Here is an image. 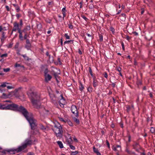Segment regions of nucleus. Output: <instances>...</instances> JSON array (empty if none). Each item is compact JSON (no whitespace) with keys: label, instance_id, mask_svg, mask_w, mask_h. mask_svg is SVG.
<instances>
[{"label":"nucleus","instance_id":"obj_59","mask_svg":"<svg viewBox=\"0 0 155 155\" xmlns=\"http://www.w3.org/2000/svg\"><path fill=\"white\" fill-rule=\"evenodd\" d=\"M26 43L28 44H30V42H29V40H28V39H27V40H26Z\"/></svg>","mask_w":155,"mask_h":155},{"label":"nucleus","instance_id":"obj_60","mask_svg":"<svg viewBox=\"0 0 155 155\" xmlns=\"http://www.w3.org/2000/svg\"><path fill=\"white\" fill-rule=\"evenodd\" d=\"M130 39V37L128 36H126V39L127 40H129Z\"/></svg>","mask_w":155,"mask_h":155},{"label":"nucleus","instance_id":"obj_32","mask_svg":"<svg viewBox=\"0 0 155 155\" xmlns=\"http://www.w3.org/2000/svg\"><path fill=\"white\" fill-rule=\"evenodd\" d=\"M117 149H118L117 151H120L121 150V147L120 145H117L116 147Z\"/></svg>","mask_w":155,"mask_h":155},{"label":"nucleus","instance_id":"obj_15","mask_svg":"<svg viewBox=\"0 0 155 155\" xmlns=\"http://www.w3.org/2000/svg\"><path fill=\"white\" fill-rule=\"evenodd\" d=\"M62 14L63 15V18H64L66 16V9L65 8H63L62 9Z\"/></svg>","mask_w":155,"mask_h":155},{"label":"nucleus","instance_id":"obj_11","mask_svg":"<svg viewBox=\"0 0 155 155\" xmlns=\"http://www.w3.org/2000/svg\"><path fill=\"white\" fill-rule=\"evenodd\" d=\"M45 81L46 82L50 81L52 78V77L49 74L45 75Z\"/></svg>","mask_w":155,"mask_h":155},{"label":"nucleus","instance_id":"obj_36","mask_svg":"<svg viewBox=\"0 0 155 155\" xmlns=\"http://www.w3.org/2000/svg\"><path fill=\"white\" fill-rule=\"evenodd\" d=\"M69 146L70 148L72 150H74L75 149V147L72 145H70Z\"/></svg>","mask_w":155,"mask_h":155},{"label":"nucleus","instance_id":"obj_43","mask_svg":"<svg viewBox=\"0 0 155 155\" xmlns=\"http://www.w3.org/2000/svg\"><path fill=\"white\" fill-rule=\"evenodd\" d=\"M113 150L114 151H117L118 149H117V147L115 146H113L112 148Z\"/></svg>","mask_w":155,"mask_h":155},{"label":"nucleus","instance_id":"obj_58","mask_svg":"<svg viewBox=\"0 0 155 155\" xmlns=\"http://www.w3.org/2000/svg\"><path fill=\"white\" fill-rule=\"evenodd\" d=\"M7 88L8 89H10L12 88V87L11 86H8Z\"/></svg>","mask_w":155,"mask_h":155},{"label":"nucleus","instance_id":"obj_62","mask_svg":"<svg viewBox=\"0 0 155 155\" xmlns=\"http://www.w3.org/2000/svg\"><path fill=\"white\" fill-rule=\"evenodd\" d=\"M150 97L151 98H152L153 97V95L152 94V93H150Z\"/></svg>","mask_w":155,"mask_h":155},{"label":"nucleus","instance_id":"obj_57","mask_svg":"<svg viewBox=\"0 0 155 155\" xmlns=\"http://www.w3.org/2000/svg\"><path fill=\"white\" fill-rule=\"evenodd\" d=\"M58 62L59 63V64H61V61H60V59L59 58H58Z\"/></svg>","mask_w":155,"mask_h":155},{"label":"nucleus","instance_id":"obj_54","mask_svg":"<svg viewBox=\"0 0 155 155\" xmlns=\"http://www.w3.org/2000/svg\"><path fill=\"white\" fill-rule=\"evenodd\" d=\"M27 79L26 78H23V79L22 81H23L26 82V81H27Z\"/></svg>","mask_w":155,"mask_h":155},{"label":"nucleus","instance_id":"obj_56","mask_svg":"<svg viewBox=\"0 0 155 155\" xmlns=\"http://www.w3.org/2000/svg\"><path fill=\"white\" fill-rule=\"evenodd\" d=\"M78 52L80 54H82V52L80 50V49H79Z\"/></svg>","mask_w":155,"mask_h":155},{"label":"nucleus","instance_id":"obj_38","mask_svg":"<svg viewBox=\"0 0 155 155\" xmlns=\"http://www.w3.org/2000/svg\"><path fill=\"white\" fill-rule=\"evenodd\" d=\"M83 1H81L79 3V5H80V8H82V4H83Z\"/></svg>","mask_w":155,"mask_h":155},{"label":"nucleus","instance_id":"obj_2","mask_svg":"<svg viewBox=\"0 0 155 155\" xmlns=\"http://www.w3.org/2000/svg\"><path fill=\"white\" fill-rule=\"evenodd\" d=\"M28 94L34 107L37 108H40L39 112L40 113H44L47 111L44 107H41L40 108L41 105L39 103L40 100L39 95L36 93L34 92L28 93Z\"/></svg>","mask_w":155,"mask_h":155},{"label":"nucleus","instance_id":"obj_20","mask_svg":"<svg viewBox=\"0 0 155 155\" xmlns=\"http://www.w3.org/2000/svg\"><path fill=\"white\" fill-rule=\"evenodd\" d=\"M48 70L47 68H45V69L44 71V75H45L46 74H48Z\"/></svg>","mask_w":155,"mask_h":155},{"label":"nucleus","instance_id":"obj_48","mask_svg":"<svg viewBox=\"0 0 155 155\" xmlns=\"http://www.w3.org/2000/svg\"><path fill=\"white\" fill-rule=\"evenodd\" d=\"M81 17L86 21H87V18L84 15H82Z\"/></svg>","mask_w":155,"mask_h":155},{"label":"nucleus","instance_id":"obj_1","mask_svg":"<svg viewBox=\"0 0 155 155\" xmlns=\"http://www.w3.org/2000/svg\"><path fill=\"white\" fill-rule=\"evenodd\" d=\"M8 110L21 112L29 123L31 129L33 130L35 129L37 125L36 120L31 115L29 114L27 110L23 107L21 106L19 107L17 104L12 103L8 104Z\"/></svg>","mask_w":155,"mask_h":155},{"label":"nucleus","instance_id":"obj_23","mask_svg":"<svg viewBox=\"0 0 155 155\" xmlns=\"http://www.w3.org/2000/svg\"><path fill=\"white\" fill-rule=\"evenodd\" d=\"M73 40L66 41L65 42H64V45H65L67 43L69 44L70 42H71L72 43H73Z\"/></svg>","mask_w":155,"mask_h":155},{"label":"nucleus","instance_id":"obj_51","mask_svg":"<svg viewBox=\"0 0 155 155\" xmlns=\"http://www.w3.org/2000/svg\"><path fill=\"white\" fill-rule=\"evenodd\" d=\"M106 142L108 146V147L109 148L110 147V144H109V143L108 141L107 140H106Z\"/></svg>","mask_w":155,"mask_h":155},{"label":"nucleus","instance_id":"obj_16","mask_svg":"<svg viewBox=\"0 0 155 155\" xmlns=\"http://www.w3.org/2000/svg\"><path fill=\"white\" fill-rule=\"evenodd\" d=\"M57 143L61 148H62L63 147V144L61 141H58Z\"/></svg>","mask_w":155,"mask_h":155},{"label":"nucleus","instance_id":"obj_44","mask_svg":"<svg viewBox=\"0 0 155 155\" xmlns=\"http://www.w3.org/2000/svg\"><path fill=\"white\" fill-rule=\"evenodd\" d=\"M121 45L122 46V49L123 50H124L125 48H124V43L123 42H122L121 43Z\"/></svg>","mask_w":155,"mask_h":155},{"label":"nucleus","instance_id":"obj_5","mask_svg":"<svg viewBox=\"0 0 155 155\" xmlns=\"http://www.w3.org/2000/svg\"><path fill=\"white\" fill-rule=\"evenodd\" d=\"M50 72L54 75L55 77H57L58 74H60L59 70L53 67H51Z\"/></svg>","mask_w":155,"mask_h":155},{"label":"nucleus","instance_id":"obj_26","mask_svg":"<svg viewBox=\"0 0 155 155\" xmlns=\"http://www.w3.org/2000/svg\"><path fill=\"white\" fill-rule=\"evenodd\" d=\"M67 123L69 125L71 126H73V124L72 123L71 121L69 120H68Z\"/></svg>","mask_w":155,"mask_h":155},{"label":"nucleus","instance_id":"obj_13","mask_svg":"<svg viewBox=\"0 0 155 155\" xmlns=\"http://www.w3.org/2000/svg\"><path fill=\"white\" fill-rule=\"evenodd\" d=\"M98 81L94 79V81H93V86L94 87H96L97 86Z\"/></svg>","mask_w":155,"mask_h":155},{"label":"nucleus","instance_id":"obj_14","mask_svg":"<svg viewBox=\"0 0 155 155\" xmlns=\"http://www.w3.org/2000/svg\"><path fill=\"white\" fill-rule=\"evenodd\" d=\"M18 32L19 34V38L21 40H23V37L22 35V31L21 30H19V31H18Z\"/></svg>","mask_w":155,"mask_h":155},{"label":"nucleus","instance_id":"obj_30","mask_svg":"<svg viewBox=\"0 0 155 155\" xmlns=\"http://www.w3.org/2000/svg\"><path fill=\"white\" fill-rule=\"evenodd\" d=\"M21 56L26 60H28V57L27 56L26 54H22Z\"/></svg>","mask_w":155,"mask_h":155},{"label":"nucleus","instance_id":"obj_8","mask_svg":"<svg viewBox=\"0 0 155 155\" xmlns=\"http://www.w3.org/2000/svg\"><path fill=\"white\" fill-rule=\"evenodd\" d=\"M49 95L51 102L54 104H56L57 103V99L55 96L54 94L52 93L49 92Z\"/></svg>","mask_w":155,"mask_h":155},{"label":"nucleus","instance_id":"obj_19","mask_svg":"<svg viewBox=\"0 0 155 155\" xmlns=\"http://www.w3.org/2000/svg\"><path fill=\"white\" fill-rule=\"evenodd\" d=\"M31 28L30 26H27L24 29L23 31L25 32V31H28L30 30Z\"/></svg>","mask_w":155,"mask_h":155},{"label":"nucleus","instance_id":"obj_27","mask_svg":"<svg viewBox=\"0 0 155 155\" xmlns=\"http://www.w3.org/2000/svg\"><path fill=\"white\" fill-rule=\"evenodd\" d=\"M126 108L127 109V112H129L130 109V106L129 105H127L126 106Z\"/></svg>","mask_w":155,"mask_h":155},{"label":"nucleus","instance_id":"obj_50","mask_svg":"<svg viewBox=\"0 0 155 155\" xmlns=\"http://www.w3.org/2000/svg\"><path fill=\"white\" fill-rule=\"evenodd\" d=\"M13 44L10 43L9 45L8 46V48H11L12 47Z\"/></svg>","mask_w":155,"mask_h":155},{"label":"nucleus","instance_id":"obj_10","mask_svg":"<svg viewBox=\"0 0 155 155\" xmlns=\"http://www.w3.org/2000/svg\"><path fill=\"white\" fill-rule=\"evenodd\" d=\"M61 98L59 101V104L61 107H64V105L65 104V101L63 98L62 95H61Z\"/></svg>","mask_w":155,"mask_h":155},{"label":"nucleus","instance_id":"obj_29","mask_svg":"<svg viewBox=\"0 0 155 155\" xmlns=\"http://www.w3.org/2000/svg\"><path fill=\"white\" fill-rule=\"evenodd\" d=\"M8 84V83H7L6 82L4 83L3 84H2L0 85V87H5L6 86V84Z\"/></svg>","mask_w":155,"mask_h":155},{"label":"nucleus","instance_id":"obj_53","mask_svg":"<svg viewBox=\"0 0 155 155\" xmlns=\"http://www.w3.org/2000/svg\"><path fill=\"white\" fill-rule=\"evenodd\" d=\"M5 8L6 9L7 11H9V7L8 6H5Z\"/></svg>","mask_w":155,"mask_h":155},{"label":"nucleus","instance_id":"obj_64","mask_svg":"<svg viewBox=\"0 0 155 155\" xmlns=\"http://www.w3.org/2000/svg\"><path fill=\"white\" fill-rule=\"evenodd\" d=\"M121 12V10H119L118 11L117 14H119Z\"/></svg>","mask_w":155,"mask_h":155},{"label":"nucleus","instance_id":"obj_63","mask_svg":"<svg viewBox=\"0 0 155 155\" xmlns=\"http://www.w3.org/2000/svg\"><path fill=\"white\" fill-rule=\"evenodd\" d=\"M46 55L48 56H49L50 55L49 54V53L48 51H47L46 52Z\"/></svg>","mask_w":155,"mask_h":155},{"label":"nucleus","instance_id":"obj_52","mask_svg":"<svg viewBox=\"0 0 155 155\" xmlns=\"http://www.w3.org/2000/svg\"><path fill=\"white\" fill-rule=\"evenodd\" d=\"M16 9L17 12H18L20 11V8L18 7H16Z\"/></svg>","mask_w":155,"mask_h":155},{"label":"nucleus","instance_id":"obj_31","mask_svg":"<svg viewBox=\"0 0 155 155\" xmlns=\"http://www.w3.org/2000/svg\"><path fill=\"white\" fill-rule=\"evenodd\" d=\"M99 40L101 41L102 42L103 41V37L102 35H99Z\"/></svg>","mask_w":155,"mask_h":155},{"label":"nucleus","instance_id":"obj_28","mask_svg":"<svg viewBox=\"0 0 155 155\" xmlns=\"http://www.w3.org/2000/svg\"><path fill=\"white\" fill-rule=\"evenodd\" d=\"M10 69L9 68H4L3 69V71L5 72H8L10 71Z\"/></svg>","mask_w":155,"mask_h":155},{"label":"nucleus","instance_id":"obj_33","mask_svg":"<svg viewBox=\"0 0 155 155\" xmlns=\"http://www.w3.org/2000/svg\"><path fill=\"white\" fill-rule=\"evenodd\" d=\"M8 56V54L7 53H5L4 54H2L0 56L1 58H2L4 57H7Z\"/></svg>","mask_w":155,"mask_h":155},{"label":"nucleus","instance_id":"obj_41","mask_svg":"<svg viewBox=\"0 0 155 155\" xmlns=\"http://www.w3.org/2000/svg\"><path fill=\"white\" fill-rule=\"evenodd\" d=\"M68 141L69 143H70L72 141V140L70 137L69 138L68 140Z\"/></svg>","mask_w":155,"mask_h":155},{"label":"nucleus","instance_id":"obj_9","mask_svg":"<svg viewBox=\"0 0 155 155\" xmlns=\"http://www.w3.org/2000/svg\"><path fill=\"white\" fill-rule=\"evenodd\" d=\"M0 109L8 110V104H2L0 103Z\"/></svg>","mask_w":155,"mask_h":155},{"label":"nucleus","instance_id":"obj_6","mask_svg":"<svg viewBox=\"0 0 155 155\" xmlns=\"http://www.w3.org/2000/svg\"><path fill=\"white\" fill-rule=\"evenodd\" d=\"M21 27H20L19 24L16 22H14L13 24V28L12 30V32L16 31L17 30L19 31V30H21Z\"/></svg>","mask_w":155,"mask_h":155},{"label":"nucleus","instance_id":"obj_3","mask_svg":"<svg viewBox=\"0 0 155 155\" xmlns=\"http://www.w3.org/2000/svg\"><path fill=\"white\" fill-rule=\"evenodd\" d=\"M32 143L33 142L32 140L30 139H27L25 140L24 143L21 146H19L16 149L9 150H8V152H11L16 151L17 152H19L25 148L27 146L31 145Z\"/></svg>","mask_w":155,"mask_h":155},{"label":"nucleus","instance_id":"obj_49","mask_svg":"<svg viewBox=\"0 0 155 155\" xmlns=\"http://www.w3.org/2000/svg\"><path fill=\"white\" fill-rule=\"evenodd\" d=\"M110 30L112 31V32L113 33L114 32V29L113 28H110Z\"/></svg>","mask_w":155,"mask_h":155},{"label":"nucleus","instance_id":"obj_18","mask_svg":"<svg viewBox=\"0 0 155 155\" xmlns=\"http://www.w3.org/2000/svg\"><path fill=\"white\" fill-rule=\"evenodd\" d=\"M74 121L77 124H78L80 123V122L78 119L74 117L73 118Z\"/></svg>","mask_w":155,"mask_h":155},{"label":"nucleus","instance_id":"obj_17","mask_svg":"<svg viewBox=\"0 0 155 155\" xmlns=\"http://www.w3.org/2000/svg\"><path fill=\"white\" fill-rule=\"evenodd\" d=\"M84 88V87L83 86L82 84L81 83H80V85L79 86V89L80 90L82 91Z\"/></svg>","mask_w":155,"mask_h":155},{"label":"nucleus","instance_id":"obj_46","mask_svg":"<svg viewBox=\"0 0 155 155\" xmlns=\"http://www.w3.org/2000/svg\"><path fill=\"white\" fill-rule=\"evenodd\" d=\"M23 25V23L22 20H21L20 21V25H19L20 27H21V26H22Z\"/></svg>","mask_w":155,"mask_h":155},{"label":"nucleus","instance_id":"obj_40","mask_svg":"<svg viewBox=\"0 0 155 155\" xmlns=\"http://www.w3.org/2000/svg\"><path fill=\"white\" fill-rule=\"evenodd\" d=\"M35 131H36L35 133L34 132V130H33L32 131V132L33 134H37L38 133V131L37 130H35Z\"/></svg>","mask_w":155,"mask_h":155},{"label":"nucleus","instance_id":"obj_34","mask_svg":"<svg viewBox=\"0 0 155 155\" xmlns=\"http://www.w3.org/2000/svg\"><path fill=\"white\" fill-rule=\"evenodd\" d=\"M116 70L119 72H120L121 71V68L120 67H117L116 68Z\"/></svg>","mask_w":155,"mask_h":155},{"label":"nucleus","instance_id":"obj_25","mask_svg":"<svg viewBox=\"0 0 155 155\" xmlns=\"http://www.w3.org/2000/svg\"><path fill=\"white\" fill-rule=\"evenodd\" d=\"M64 37L66 38V39H70V36L68 35V33H65L64 35Z\"/></svg>","mask_w":155,"mask_h":155},{"label":"nucleus","instance_id":"obj_22","mask_svg":"<svg viewBox=\"0 0 155 155\" xmlns=\"http://www.w3.org/2000/svg\"><path fill=\"white\" fill-rule=\"evenodd\" d=\"M93 150L94 152L96 153L99 152L98 150L96 148L94 147H93Z\"/></svg>","mask_w":155,"mask_h":155},{"label":"nucleus","instance_id":"obj_39","mask_svg":"<svg viewBox=\"0 0 155 155\" xmlns=\"http://www.w3.org/2000/svg\"><path fill=\"white\" fill-rule=\"evenodd\" d=\"M15 68L18 67H21V65L20 64H18L17 63H16L15 64Z\"/></svg>","mask_w":155,"mask_h":155},{"label":"nucleus","instance_id":"obj_37","mask_svg":"<svg viewBox=\"0 0 155 155\" xmlns=\"http://www.w3.org/2000/svg\"><path fill=\"white\" fill-rule=\"evenodd\" d=\"M89 72L90 74H91V76H92L93 75V74H92V70L91 69V68H90V67H89Z\"/></svg>","mask_w":155,"mask_h":155},{"label":"nucleus","instance_id":"obj_42","mask_svg":"<svg viewBox=\"0 0 155 155\" xmlns=\"http://www.w3.org/2000/svg\"><path fill=\"white\" fill-rule=\"evenodd\" d=\"M59 119L61 121H62L63 122H65V121L64 120V119L62 117H60L59 118Z\"/></svg>","mask_w":155,"mask_h":155},{"label":"nucleus","instance_id":"obj_45","mask_svg":"<svg viewBox=\"0 0 155 155\" xmlns=\"http://www.w3.org/2000/svg\"><path fill=\"white\" fill-rule=\"evenodd\" d=\"M69 28L71 29H72L73 28V25L71 24L68 25Z\"/></svg>","mask_w":155,"mask_h":155},{"label":"nucleus","instance_id":"obj_55","mask_svg":"<svg viewBox=\"0 0 155 155\" xmlns=\"http://www.w3.org/2000/svg\"><path fill=\"white\" fill-rule=\"evenodd\" d=\"M28 155H34V153L32 152H29L28 153Z\"/></svg>","mask_w":155,"mask_h":155},{"label":"nucleus","instance_id":"obj_61","mask_svg":"<svg viewBox=\"0 0 155 155\" xmlns=\"http://www.w3.org/2000/svg\"><path fill=\"white\" fill-rule=\"evenodd\" d=\"M27 34H25V36H24V38L25 39H26L27 38Z\"/></svg>","mask_w":155,"mask_h":155},{"label":"nucleus","instance_id":"obj_24","mask_svg":"<svg viewBox=\"0 0 155 155\" xmlns=\"http://www.w3.org/2000/svg\"><path fill=\"white\" fill-rule=\"evenodd\" d=\"M78 153V152L77 151H72L71 152V155H75L77 154Z\"/></svg>","mask_w":155,"mask_h":155},{"label":"nucleus","instance_id":"obj_4","mask_svg":"<svg viewBox=\"0 0 155 155\" xmlns=\"http://www.w3.org/2000/svg\"><path fill=\"white\" fill-rule=\"evenodd\" d=\"M54 126L53 129V131L56 134L57 137H61L62 135L63 132L62 130V127L60 124L57 122L54 123Z\"/></svg>","mask_w":155,"mask_h":155},{"label":"nucleus","instance_id":"obj_12","mask_svg":"<svg viewBox=\"0 0 155 155\" xmlns=\"http://www.w3.org/2000/svg\"><path fill=\"white\" fill-rule=\"evenodd\" d=\"M40 129L42 130L45 131L46 129V127H45L41 124L39 125Z\"/></svg>","mask_w":155,"mask_h":155},{"label":"nucleus","instance_id":"obj_35","mask_svg":"<svg viewBox=\"0 0 155 155\" xmlns=\"http://www.w3.org/2000/svg\"><path fill=\"white\" fill-rule=\"evenodd\" d=\"M92 90H93L92 88L91 87H89L87 88L88 91L90 92H92Z\"/></svg>","mask_w":155,"mask_h":155},{"label":"nucleus","instance_id":"obj_7","mask_svg":"<svg viewBox=\"0 0 155 155\" xmlns=\"http://www.w3.org/2000/svg\"><path fill=\"white\" fill-rule=\"evenodd\" d=\"M71 110L72 113L74 114L76 116H78V111L76 106L72 105L71 107Z\"/></svg>","mask_w":155,"mask_h":155},{"label":"nucleus","instance_id":"obj_47","mask_svg":"<svg viewBox=\"0 0 155 155\" xmlns=\"http://www.w3.org/2000/svg\"><path fill=\"white\" fill-rule=\"evenodd\" d=\"M104 76L105 78H107L108 75L107 73L106 72L104 74Z\"/></svg>","mask_w":155,"mask_h":155},{"label":"nucleus","instance_id":"obj_21","mask_svg":"<svg viewBox=\"0 0 155 155\" xmlns=\"http://www.w3.org/2000/svg\"><path fill=\"white\" fill-rule=\"evenodd\" d=\"M150 132L152 133H153L155 132V128L152 127H151L150 130Z\"/></svg>","mask_w":155,"mask_h":155}]
</instances>
